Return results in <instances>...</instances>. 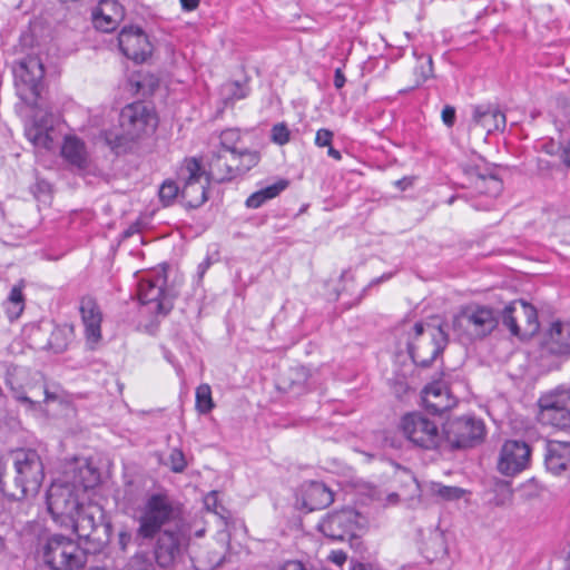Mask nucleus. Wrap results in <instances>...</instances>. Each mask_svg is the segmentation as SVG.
I'll use <instances>...</instances> for the list:
<instances>
[{
    "instance_id": "39448f33",
    "label": "nucleus",
    "mask_w": 570,
    "mask_h": 570,
    "mask_svg": "<svg viewBox=\"0 0 570 570\" xmlns=\"http://www.w3.org/2000/svg\"><path fill=\"white\" fill-rule=\"evenodd\" d=\"M119 124L121 135L115 138L116 147L154 132L158 121L156 114L144 102H134L122 108Z\"/></svg>"
},
{
    "instance_id": "dca6fc26",
    "label": "nucleus",
    "mask_w": 570,
    "mask_h": 570,
    "mask_svg": "<svg viewBox=\"0 0 570 570\" xmlns=\"http://www.w3.org/2000/svg\"><path fill=\"white\" fill-rule=\"evenodd\" d=\"M357 512L353 509H342L330 513L320 522V530L333 540H344L352 535L356 528Z\"/></svg>"
},
{
    "instance_id": "3c124183",
    "label": "nucleus",
    "mask_w": 570,
    "mask_h": 570,
    "mask_svg": "<svg viewBox=\"0 0 570 570\" xmlns=\"http://www.w3.org/2000/svg\"><path fill=\"white\" fill-rule=\"evenodd\" d=\"M204 504L206 507V509L208 511H212V512H215L217 513V508H218V492L217 491H212L209 492L205 499H204Z\"/></svg>"
},
{
    "instance_id": "a19ab883",
    "label": "nucleus",
    "mask_w": 570,
    "mask_h": 570,
    "mask_svg": "<svg viewBox=\"0 0 570 570\" xmlns=\"http://www.w3.org/2000/svg\"><path fill=\"white\" fill-rule=\"evenodd\" d=\"M126 570H155V564L145 552H138L130 558Z\"/></svg>"
},
{
    "instance_id": "5701e85b",
    "label": "nucleus",
    "mask_w": 570,
    "mask_h": 570,
    "mask_svg": "<svg viewBox=\"0 0 570 570\" xmlns=\"http://www.w3.org/2000/svg\"><path fill=\"white\" fill-rule=\"evenodd\" d=\"M505 115L494 105H479L473 108L472 126L488 135L505 128Z\"/></svg>"
},
{
    "instance_id": "9d476101",
    "label": "nucleus",
    "mask_w": 570,
    "mask_h": 570,
    "mask_svg": "<svg viewBox=\"0 0 570 570\" xmlns=\"http://www.w3.org/2000/svg\"><path fill=\"white\" fill-rule=\"evenodd\" d=\"M14 85L21 100L35 104L40 96L45 69L38 57L22 59L13 70Z\"/></svg>"
},
{
    "instance_id": "ddd939ff",
    "label": "nucleus",
    "mask_w": 570,
    "mask_h": 570,
    "mask_svg": "<svg viewBox=\"0 0 570 570\" xmlns=\"http://www.w3.org/2000/svg\"><path fill=\"white\" fill-rule=\"evenodd\" d=\"M531 460V448L524 441L508 440L503 443L499 460L498 470L507 476H513L525 470Z\"/></svg>"
},
{
    "instance_id": "09e8293b",
    "label": "nucleus",
    "mask_w": 570,
    "mask_h": 570,
    "mask_svg": "<svg viewBox=\"0 0 570 570\" xmlns=\"http://www.w3.org/2000/svg\"><path fill=\"white\" fill-rule=\"evenodd\" d=\"M333 132L328 129L322 128L317 130L315 137V144L318 147H328L332 145Z\"/></svg>"
},
{
    "instance_id": "412c9836",
    "label": "nucleus",
    "mask_w": 570,
    "mask_h": 570,
    "mask_svg": "<svg viewBox=\"0 0 570 570\" xmlns=\"http://www.w3.org/2000/svg\"><path fill=\"white\" fill-rule=\"evenodd\" d=\"M423 404L433 414H441L456 404L444 380H436L423 390Z\"/></svg>"
},
{
    "instance_id": "a878e982",
    "label": "nucleus",
    "mask_w": 570,
    "mask_h": 570,
    "mask_svg": "<svg viewBox=\"0 0 570 570\" xmlns=\"http://www.w3.org/2000/svg\"><path fill=\"white\" fill-rule=\"evenodd\" d=\"M281 389L288 392H301L305 387L315 385L313 374L305 366H295L286 371L279 380Z\"/></svg>"
},
{
    "instance_id": "2eb2a0df",
    "label": "nucleus",
    "mask_w": 570,
    "mask_h": 570,
    "mask_svg": "<svg viewBox=\"0 0 570 570\" xmlns=\"http://www.w3.org/2000/svg\"><path fill=\"white\" fill-rule=\"evenodd\" d=\"M121 52L136 62H144L153 51V46L139 27H125L118 36Z\"/></svg>"
},
{
    "instance_id": "bb28decb",
    "label": "nucleus",
    "mask_w": 570,
    "mask_h": 570,
    "mask_svg": "<svg viewBox=\"0 0 570 570\" xmlns=\"http://www.w3.org/2000/svg\"><path fill=\"white\" fill-rule=\"evenodd\" d=\"M61 156L70 166L77 169H85L88 166L85 144L77 137L69 136L65 138Z\"/></svg>"
},
{
    "instance_id": "72a5a7b5",
    "label": "nucleus",
    "mask_w": 570,
    "mask_h": 570,
    "mask_svg": "<svg viewBox=\"0 0 570 570\" xmlns=\"http://www.w3.org/2000/svg\"><path fill=\"white\" fill-rule=\"evenodd\" d=\"M515 311H518L517 301H513L503 308L501 313L502 323L512 335L521 336L520 318Z\"/></svg>"
},
{
    "instance_id": "e2e57ef3",
    "label": "nucleus",
    "mask_w": 570,
    "mask_h": 570,
    "mask_svg": "<svg viewBox=\"0 0 570 570\" xmlns=\"http://www.w3.org/2000/svg\"><path fill=\"white\" fill-rule=\"evenodd\" d=\"M513 492L511 489H505L504 493L501 495V498L498 501V504H509L512 501Z\"/></svg>"
},
{
    "instance_id": "a211bd4d",
    "label": "nucleus",
    "mask_w": 570,
    "mask_h": 570,
    "mask_svg": "<svg viewBox=\"0 0 570 570\" xmlns=\"http://www.w3.org/2000/svg\"><path fill=\"white\" fill-rule=\"evenodd\" d=\"M85 336L90 348H95L101 340L102 313L97 301L91 296H83L79 303Z\"/></svg>"
},
{
    "instance_id": "f704fd0d",
    "label": "nucleus",
    "mask_w": 570,
    "mask_h": 570,
    "mask_svg": "<svg viewBox=\"0 0 570 570\" xmlns=\"http://www.w3.org/2000/svg\"><path fill=\"white\" fill-rule=\"evenodd\" d=\"M212 389L208 384H200L196 390V409L202 414H207L214 409Z\"/></svg>"
},
{
    "instance_id": "f8f14e48",
    "label": "nucleus",
    "mask_w": 570,
    "mask_h": 570,
    "mask_svg": "<svg viewBox=\"0 0 570 570\" xmlns=\"http://www.w3.org/2000/svg\"><path fill=\"white\" fill-rule=\"evenodd\" d=\"M55 121L52 114L38 111L32 120L26 125V137L37 149L47 151L55 149L60 137Z\"/></svg>"
},
{
    "instance_id": "6ab92c4d",
    "label": "nucleus",
    "mask_w": 570,
    "mask_h": 570,
    "mask_svg": "<svg viewBox=\"0 0 570 570\" xmlns=\"http://www.w3.org/2000/svg\"><path fill=\"white\" fill-rule=\"evenodd\" d=\"M183 535L178 531L165 530L157 539L154 559L161 569L174 567L177 557L180 554Z\"/></svg>"
},
{
    "instance_id": "8fccbe9b",
    "label": "nucleus",
    "mask_w": 570,
    "mask_h": 570,
    "mask_svg": "<svg viewBox=\"0 0 570 570\" xmlns=\"http://www.w3.org/2000/svg\"><path fill=\"white\" fill-rule=\"evenodd\" d=\"M442 121L446 127H452L455 122V108L452 106H445L441 114Z\"/></svg>"
},
{
    "instance_id": "1a4fd4ad",
    "label": "nucleus",
    "mask_w": 570,
    "mask_h": 570,
    "mask_svg": "<svg viewBox=\"0 0 570 570\" xmlns=\"http://www.w3.org/2000/svg\"><path fill=\"white\" fill-rule=\"evenodd\" d=\"M404 436L424 450H435L443 444V431L436 423L421 413H409L401 421Z\"/></svg>"
},
{
    "instance_id": "37998d69",
    "label": "nucleus",
    "mask_w": 570,
    "mask_h": 570,
    "mask_svg": "<svg viewBox=\"0 0 570 570\" xmlns=\"http://www.w3.org/2000/svg\"><path fill=\"white\" fill-rule=\"evenodd\" d=\"M422 63L415 68L416 85H421L432 77L433 66L431 56H421Z\"/></svg>"
},
{
    "instance_id": "7ed1b4c3",
    "label": "nucleus",
    "mask_w": 570,
    "mask_h": 570,
    "mask_svg": "<svg viewBox=\"0 0 570 570\" xmlns=\"http://www.w3.org/2000/svg\"><path fill=\"white\" fill-rule=\"evenodd\" d=\"M51 570H80L87 563V551L78 542L61 534L48 538L42 552Z\"/></svg>"
},
{
    "instance_id": "aec40b11",
    "label": "nucleus",
    "mask_w": 570,
    "mask_h": 570,
    "mask_svg": "<svg viewBox=\"0 0 570 570\" xmlns=\"http://www.w3.org/2000/svg\"><path fill=\"white\" fill-rule=\"evenodd\" d=\"M542 348L553 356H570V322H552L542 340Z\"/></svg>"
},
{
    "instance_id": "c756f323",
    "label": "nucleus",
    "mask_w": 570,
    "mask_h": 570,
    "mask_svg": "<svg viewBox=\"0 0 570 570\" xmlns=\"http://www.w3.org/2000/svg\"><path fill=\"white\" fill-rule=\"evenodd\" d=\"M469 175L473 188L479 194L488 195L490 197H497L501 194L503 184L502 180L495 175H483L473 171H471Z\"/></svg>"
},
{
    "instance_id": "ea45409f",
    "label": "nucleus",
    "mask_w": 570,
    "mask_h": 570,
    "mask_svg": "<svg viewBox=\"0 0 570 570\" xmlns=\"http://www.w3.org/2000/svg\"><path fill=\"white\" fill-rule=\"evenodd\" d=\"M240 140V132L238 129H226L220 134V145L223 153H230L238 150L236 145Z\"/></svg>"
},
{
    "instance_id": "cd10ccee",
    "label": "nucleus",
    "mask_w": 570,
    "mask_h": 570,
    "mask_svg": "<svg viewBox=\"0 0 570 570\" xmlns=\"http://www.w3.org/2000/svg\"><path fill=\"white\" fill-rule=\"evenodd\" d=\"M230 166L227 153L218 151L212 157L206 176L209 177L210 181L224 183L232 180L237 177V171L235 167L232 168Z\"/></svg>"
},
{
    "instance_id": "0eeeda50",
    "label": "nucleus",
    "mask_w": 570,
    "mask_h": 570,
    "mask_svg": "<svg viewBox=\"0 0 570 570\" xmlns=\"http://www.w3.org/2000/svg\"><path fill=\"white\" fill-rule=\"evenodd\" d=\"M177 511L167 494L154 493L145 502L139 517L137 533L144 539L154 538L163 525L174 520Z\"/></svg>"
},
{
    "instance_id": "052dcab7",
    "label": "nucleus",
    "mask_w": 570,
    "mask_h": 570,
    "mask_svg": "<svg viewBox=\"0 0 570 570\" xmlns=\"http://www.w3.org/2000/svg\"><path fill=\"white\" fill-rule=\"evenodd\" d=\"M346 554L342 551H334L331 554V560L338 566H342L346 561Z\"/></svg>"
},
{
    "instance_id": "c9c22d12",
    "label": "nucleus",
    "mask_w": 570,
    "mask_h": 570,
    "mask_svg": "<svg viewBox=\"0 0 570 570\" xmlns=\"http://www.w3.org/2000/svg\"><path fill=\"white\" fill-rule=\"evenodd\" d=\"M68 333L66 328L55 326L50 333L47 347L55 353H61L67 348Z\"/></svg>"
},
{
    "instance_id": "6e6552de",
    "label": "nucleus",
    "mask_w": 570,
    "mask_h": 570,
    "mask_svg": "<svg viewBox=\"0 0 570 570\" xmlns=\"http://www.w3.org/2000/svg\"><path fill=\"white\" fill-rule=\"evenodd\" d=\"M138 298L147 313L166 316L174 307L175 294L166 287V276L157 274L139 282Z\"/></svg>"
},
{
    "instance_id": "393cba45",
    "label": "nucleus",
    "mask_w": 570,
    "mask_h": 570,
    "mask_svg": "<svg viewBox=\"0 0 570 570\" xmlns=\"http://www.w3.org/2000/svg\"><path fill=\"white\" fill-rule=\"evenodd\" d=\"M546 465L554 474L566 471L570 466V443L560 441L549 442Z\"/></svg>"
},
{
    "instance_id": "473e14b6",
    "label": "nucleus",
    "mask_w": 570,
    "mask_h": 570,
    "mask_svg": "<svg viewBox=\"0 0 570 570\" xmlns=\"http://www.w3.org/2000/svg\"><path fill=\"white\" fill-rule=\"evenodd\" d=\"M99 482V473L89 465H83L78 469L73 476V482L70 484L78 491L81 488L83 491L95 488Z\"/></svg>"
},
{
    "instance_id": "4be33fe9",
    "label": "nucleus",
    "mask_w": 570,
    "mask_h": 570,
    "mask_svg": "<svg viewBox=\"0 0 570 570\" xmlns=\"http://www.w3.org/2000/svg\"><path fill=\"white\" fill-rule=\"evenodd\" d=\"M570 392L560 393L556 396H544L539 401L543 419L560 429L570 428V407L566 401L569 400Z\"/></svg>"
},
{
    "instance_id": "0e129e2a",
    "label": "nucleus",
    "mask_w": 570,
    "mask_h": 570,
    "mask_svg": "<svg viewBox=\"0 0 570 570\" xmlns=\"http://www.w3.org/2000/svg\"><path fill=\"white\" fill-rule=\"evenodd\" d=\"M210 264H212L210 258L207 257L205 261H203L198 265V272L197 273H198L199 278H202L205 275V273L209 268Z\"/></svg>"
},
{
    "instance_id": "bf43d9fd",
    "label": "nucleus",
    "mask_w": 570,
    "mask_h": 570,
    "mask_svg": "<svg viewBox=\"0 0 570 570\" xmlns=\"http://www.w3.org/2000/svg\"><path fill=\"white\" fill-rule=\"evenodd\" d=\"M227 156H228L229 163L232 164L230 167L238 168L239 163H240V150L227 153Z\"/></svg>"
},
{
    "instance_id": "9b49d317",
    "label": "nucleus",
    "mask_w": 570,
    "mask_h": 570,
    "mask_svg": "<svg viewBox=\"0 0 570 570\" xmlns=\"http://www.w3.org/2000/svg\"><path fill=\"white\" fill-rule=\"evenodd\" d=\"M484 432L481 420L470 416L453 419L443 429V443L451 449L471 448L482 441Z\"/></svg>"
},
{
    "instance_id": "7c9ffc66",
    "label": "nucleus",
    "mask_w": 570,
    "mask_h": 570,
    "mask_svg": "<svg viewBox=\"0 0 570 570\" xmlns=\"http://www.w3.org/2000/svg\"><path fill=\"white\" fill-rule=\"evenodd\" d=\"M557 134L542 145L549 155L563 154L567 142L570 141V120H556Z\"/></svg>"
},
{
    "instance_id": "f3484780",
    "label": "nucleus",
    "mask_w": 570,
    "mask_h": 570,
    "mask_svg": "<svg viewBox=\"0 0 570 570\" xmlns=\"http://www.w3.org/2000/svg\"><path fill=\"white\" fill-rule=\"evenodd\" d=\"M70 520L78 537L86 540L98 541L100 538L96 537V533L100 529L107 530V527L102 523V511L97 505H82L77 515Z\"/></svg>"
},
{
    "instance_id": "603ef678",
    "label": "nucleus",
    "mask_w": 570,
    "mask_h": 570,
    "mask_svg": "<svg viewBox=\"0 0 570 570\" xmlns=\"http://www.w3.org/2000/svg\"><path fill=\"white\" fill-rule=\"evenodd\" d=\"M265 198L262 196L261 191H256L254 194H252L247 199H246V206L248 208H258L261 207L264 203H265Z\"/></svg>"
},
{
    "instance_id": "f03ea898",
    "label": "nucleus",
    "mask_w": 570,
    "mask_h": 570,
    "mask_svg": "<svg viewBox=\"0 0 570 570\" xmlns=\"http://www.w3.org/2000/svg\"><path fill=\"white\" fill-rule=\"evenodd\" d=\"M499 325V314L489 305L470 303L461 306L452 321L453 331L465 341L489 336Z\"/></svg>"
},
{
    "instance_id": "c85d7f7f",
    "label": "nucleus",
    "mask_w": 570,
    "mask_h": 570,
    "mask_svg": "<svg viewBox=\"0 0 570 570\" xmlns=\"http://www.w3.org/2000/svg\"><path fill=\"white\" fill-rule=\"evenodd\" d=\"M517 315L520 318L521 336L527 337L535 334L539 330V321L537 309L529 303L517 301Z\"/></svg>"
},
{
    "instance_id": "c03bdc74",
    "label": "nucleus",
    "mask_w": 570,
    "mask_h": 570,
    "mask_svg": "<svg viewBox=\"0 0 570 570\" xmlns=\"http://www.w3.org/2000/svg\"><path fill=\"white\" fill-rule=\"evenodd\" d=\"M271 139L273 142L283 146L291 139V131L284 122H279L273 126Z\"/></svg>"
},
{
    "instance_id": "4c0bfd02",
    "label": "nucleus",
    "mask_w": 570,
    "mask_h": 570,
    "mask_svg": "<svg viewBox=\"0 0 570 570\" xmlns=\"http://www.w3.org/2000/svg\"><path fill=\"white\" fill-rule=\"evenodd\" d=\"M261 156L255 150H248L244 149L240 150V163L238 168L235 170L237 171V177L243 176L248 170H250L253 167H255L259 163Z\"/></svg>"
},
{
    "instance_id": "774afa93",
    "label": "nucleus",
    "mask_w": 570,
    "mask_h": 570,
    "mask_svg": "<svg viewBox=\"0 0 570 570\" xmlns=\"http://www.w3.org/2000/svg\"><path fill=\"white\" fill-rule=\"evenodd\" d=\"M327 154H328V156H331L332 158L337 159V160H340V159H341V157H342V156H341V153H340L338 150L334 149V148L332 147V145H331V146H328Z\"/></svg>"
},
{
    "instance_id": "49530a36",
    "label": "nucleus",
    "mask_w": 570,
    "mask_h": 570,
    "mask_svg": "<svg viewBox=\"0 0 570 570\" xmlns=\"http://www.w3.org/2000/svg\"><path fill=\"white\" fill-rule=\"evenodd\" d=\"M288 180L287 179H278L276 183L259 189L262 196L265 198V200H269L278 196L283 190H285L288 187Z\"/></svg>"
},
{
    "instance_id": "4468645a",
    "label": "nucleus",
    "mask_w": 570,
    "mask_h": 570,
    "mask_svg": "<svg viewBox=\"0 0 570 570\" xmlns=\"http://www.w3.org/2000/svg\"><path fill=\"white\" fill-rule=\"evenodd\" d=\"M47 505L53 517L71 519L77 515V512L83 504L80 503L75 487H71L69 483H53L47 493Z\"/></svg>"
},
{
    "instance_id": "f257e3e1",
    "label": "nucleus",
    "mask_w": 570,
    "mask_h": 570,
    "mask_svg": "<svg viewBox=\"0 0 570 570\" xmlns=\"http://www.w3.org/2000/svg\"><path fill=\"white\" fill-rule=\"evenodd\" d=\"M10 460L14 471V491L9 495L16 500L36 495L45 479L43 463L38 452L19 449L10 453Z\"/></svg>"
},
{
    "instance_id": "864d4df0",
    "label": "nucleus",
    "mask_w": 570,
    "mask_h": 570,
    "mask_svg": "<svg viewBox=\"0 0 570 570\" xmlns=\"http://www.w3.org/2000/svg\"><path fill=\"white\" fill-rule=\"evenodd\" d=\"M230 87H232V89H230L232 90V97L234 99H243V98H245L248 95V89L243 87V86H240L239 82H233L230 85Z\"/></svg>"
},
{
    "instance_id": "e433bc0d",
    "label": "nucleus",
    "mask_w": 570,
    "mask_h": 570,
    "mask_svg": "<svg viewBox=\"0 0 570 570\" xmlns=\"http://www.w3.org/2000/svg\"><path fill=\"white\" fill-rule=\"evenodd\" d=\"M432 493L444 501H454L463 497L464 490L458 487L436 483L432 485Z\"/></svg>"
},
{
    "instance_id": "58836bf2",
    "label": "nucleus",
    "mask_w": 570,
    "mask_h": 570,
    "mask_svg": "<svg viewBox=\"0 0 570 570\" xmlns=\"http://www.w3.org/2000/svg\"><path fill=\"white\" fill-rule=\"evenodd\" d=\"M181 188L173 180H166L159 188V199L164 206H169L180 195Z\"/></svg>"
},
{
    "instance_id": "2f4dec72",
    "label": "nucleus",
    "mask_w": 570,
    "mask_h": 570,
    "mask_svg": "<svg viewBox=\"0 0 570 570\" xmlns=\"http://www.w3.org/2000/svg\"><path fill=\"white\" fill-rule=\"evenodd\" d=\"M6 313L10 321L17 320L24 308V297L22 294V285H14L4 302Z\"/></svg>"
},
{
    "instance_id": "338daca9",
    "label": "nucleus",
    "mask_w": 570,
    "mask_h": 570,
    "mask_svg": "<svg viewBox=\"0 0 570 570\" xmlns=\"http://www.w3.org/2000/svg\"><path fill=\"white\" fill-rule=\"evenodd\" d=\"M16 399H17L19 402H22V403L28 404V405H29V407H32V406H33V404H35V402H33L30 397H28V396H26V395L17 394V395H16Z\"/></svg>"
},
{
    "instance_id": "de8ad7c7",
    "label": "nucleus",
    "mask_w": 570,
    "mask_h": 570,
    "mask_svg": "<svg viewBox=\"0 0 570 570\" xmlns=\"http://www.w3.org/2000/svg\"><path fill=\"white\" fill-rule=\"evenodd\" d=\"M288 180L287 179H278L276 183L259 189L262 196L265 198V200H269L278 196L283 190H285L288 187Z\"/></svg>"
},
{
    "instance_id": "13d9d810",
    "label": "nucleus",
    "mask_w": 570,
    "mask_h": 570,
    "mask_svg": "<svg viewBox=\"0 0 570 570\" xmlns=\"http://www.w3.org/2000/svg\"><path fill=\"white\" fill-rule=\"evenodd\" d=\"M130 541H131V534L130 533L125 532V531L119 533L118 542H119V546H120L121 550L125 551L127 549L128 544L130 543Z\"/></svg>"
},
{
    "instance_id": "6e6d98bb",
    "label": "nucleus",
    "mask_w": 570,
    "mask_h": 570,
    "mask_svg": "<svg viewBox=\"0 0 570 570\" xmlns=\"http://www.w3.org/2000/svg\"><path fill=\"white\" fill-rule=\"evenodd\" d=\"M350 570H383L371 563L353 562Z\"/></svg>"
},
{
    "instance_id": "423d86ee",
    "label": "nucleus",
    "mask_w": 570,
    "mask_h": 570,
    "mask_svg": "<svg viewBox=\"0 0 570 570\" xmlns=\"http://www.w3.org/2000/svg\"><path fill=\"white\" fill-rule=\"evenodd\" d=\"M180 178L184 185L180 198L186 208L195 209L207 200V190L210 184L200 160L195 157L186 158L180 167Z\"/></svg>"
},
{
    "instance_id": "4d7b16f0",
    "label": "nucleus",
    "mask_w": 570,
    "mask_h": 570,
    "mask_svg": "<svg viewBox=\"0 0 570 570\" xmlns=\"http://www.w3.org/2000/svg\"><path fill=\"white\" fill-rule=\"evenodd\" d=\"M345 76L344 73L342 72L341 69H336L335 70V75H334V86L336 89H341L344 87L345 85Z\"/></svg>"
},
{
    "instance_id": "69168bd1",
    "label": "nucleus",
    "mask_w": 570,
    "mask_h": 570,
    "mask_svg": "<svg viewBox=\"0 0 570 570\" xmlns=\"http://www.w3.org/2000/svg\"><path fill=\"white\" fill-rule=\"evenodd\" d=\"M562 159L564 161V164L570 167V141L567 142L566 147H564V150H563V154H562Z\"/></svg>"
},
{
    "instance_id": "5fc2aeb1",
    "label": "nucleus",
    "mask_w": 570,
    "mask_h": 570,
    "mask_svg": "<svg viewBox=\"0 0 570 570\" xmlns=\"http://www.w3.org/2000/svg\"><path fill=\"white\" fill-rule=\"evenodd\" d=\"M281 570H307V569L301 561H287L282 566Z\"/></svg>"
},
{
    "instance_id": "b1692460",
    "label": "nucleus",
    "mask_w": 570,
    "mask_h": 570,
    "mask_svg": "<svg viewBox=\"0 0 570 570\" xmlns=\"http://www.w3.org/2000/svg\"><path fill=\"white\" fill-rule=\"evenodd\" d=\"M333 500L332 490L322 482L309 481L302 485V505L309 512L327 508Z\"/></svg>"
},
{
    "instance_id": "79ce46f5",
    "label": "nucleus",
    "mask_w": 570,
    "mask_h": 570,
    "mask_svg": "<svg viewBox=\"0 0 570 570\" xmlns=\"http://www.w3.org/2000/svg\"><path fill=\"white\" fill-rule=\"evenodd\" d=\"M166 464L174 473H181L187 466V461L184 452L180 449H173L169 453Z\"/></svg>"
},
{
    "instance_id": "20e7f679",
    "label": "nucleus",
    "mask_w": 570,
    "mask_h": 570,
    "mask_svg": "<svg viewBox=\"0 0 570 570\" xmlns=\"http://www.w3.org/2000/svg\"><path fill=\"white\" fill-rule=\"evenodd\" d=\"M448 335L441 326L416 323L409 343V353L413 362L420 366H429L443 351Z\"/></svg>"
},
{
    "instance_id": "680f3d73",
    "label": "nucleus",
    "mask_w": 570,
    "mask_h": 570,
    "mask_svg": "<svg viewBox=\"0 0 570 570\" xmlns=\"http://www.w3.org/2000/svg\"><path fill=\"white\" fill-rule=\"evenodd\" d=\"M199 2L200 0H180L181 8L185 11L195 10L198 7Z\"/></svg>"
},
{
    "instance_id": "a18cd8bd",
    "label": "nucleus",
    "mask_w": 570,
    "mask_h": 570,
    "mask_svg": "<svg viewBox=\"0 0 570 570\" xmlns=\"http://www.w3.org/2000/svg\"><path fill=\"white\" fill-rule=\"evenodd\" d=\"M94 23L97 29L104 32H110L117 27V20L104 12L94 14Z\"/></svg>"
}]
</instances>
